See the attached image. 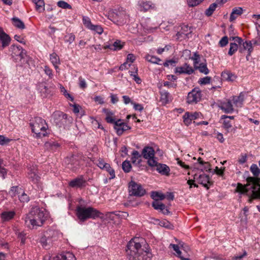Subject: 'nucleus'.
<instances>
[{
  "label": "nucleus",
  "mask_w": 260,
  "mask_h": 260,
  "mask_svg": "<svg viewBox=\"0 0 260 260\" xmlns=\"http://www.w3.org/2000/svg\"><path fill=\"white\" fill-rule=\"evenodd\" d=\"M13 24L16 27L19 29H24L25 25L24 23L19 18L17 17H13L12 18Z\"/></svg>",
  "instance_id": "obj_33"
},
{
  "label": "nucleus",
  "mask_w": 260,
  "mask_h": 260,
  "mask_svg": "<svg viewBox=\"0 0 260 260\" xmlns=\"http://www.w3.org/2000/svg\"><path fill=\"white\" fill-rule=\"evenodd\" d=\"M113 45V51L121 50L123 47V43H121V41L120 40H116L114 42Z\"/></svg>",
  "instance_id": "obj_44"
},
{
  "label": "nucleus",
  "mask_w": 260,
  "mask_h": 260,
  "mask_svg": "<svg viewBox=\"0 0 260 260\" xmlns=\"http://www.w3.org/2000/svg\"><path fill=\"white\" fill-rule=\"evenodd\" d=\"M211 81V77L207 76L203 78L200 79L199 83L200 84H206L210 83Z\"/></svg>",
  "instance_id": "obj_61"
},
{
  "label": "nucleus",
  "mask_w": 260,
  "mask_h": 260,
  "mask_svg": "<svg viewBox=\"0 0 260 260\" xmlns=\"http://www.w3.org/2000/svg\"><path fill=\"white\" fill-rule=\"evenodd\" d=\"M104 170H106L110 174V179H114L115 177V171L111 167L110 165L109 164V167H107V169H105Z\"/></svg>",
  "instance_id": "obj_56"
},
{
  "label": "nucleus",
  "mask_w": 260,
  "mask_h": 260,
  "mask_svg": "<svg viewBox=\"0 0 260 260\" xmlns=\"http://www.w3.org/2000/svg\"><path fill=\"white\" fill-rule=\"evenodd\" d=\"M129 194L136 197H142L146 193V191L140 184L134 181L129 183L128 186Z\"/></svg>",
  "instance_id": "obj_10"
},
{
  "label": "nucleus",
  "mask_w": 260,
  "mask_h": 260,
  "mask_svg": "<svg viewBox=\"0 0 260 260\" xmlns=\"http://www.w3.org/2000/svg\"><path fill=\"white\" fill-rule=\"evenodd\" d=\"M10 41L11 39L9 36L0 27V49H3L8 46L10 44Z\"/></svg>",
  "instance_id": "obj_14"
},
{
  "label": "nucleus",
  "mask_w": 260,
  "mask_h": 260,
  "mask_svg": "<svg viewBox=\"0 0 260 260\" xmlns=\"http://www.w3.org/2000/svg\"><path fill=\"white\" fill-rule=\"evenodd\" d=\"M141 155L140 154L139 152L137 150H134L132 152V160L133 163L135 164L136 162L137 159L140 158Z\"/></svg>",
  "instance_id": "obj_52"
},
{
  "label": "nucleus",
  "mask_w": 260,
  "mask_h": 260,
  "mask_svg": "<svg viewBox=\"0 0 260 260\" xmlns=\"http://www.w3.org/2000/svg\"><path fill=\"white\" fill-rule=\"evenodd\" d=\"M228 42L229 40L228 37L224 36L220 40L219 44L221 47H224L228 44Z\"/></svg>",
  "instance_id": "obj_63"
},
{
  "label": "nucleus",
  "mask_w": 260,
  "mask_h": 260,
  "mask_svg": "<svg viewBox=\"0 0 260 260\" xmlns=\"http://www.w3.org/2000/svg\"><path fill=\"white\" fill-rule=\"evenodd\" d=\"M160 99L162 103L167 104L172 100V96L169 92L166 91H162L160 92Z\"/></svg>",
  "instance_id": "obj_29"
},
{
  "label": "nucleus",
  "mask_w": 260,
  "mask_h": 260,
  "mask_svg": "<svg viewBox=\"0 0 260 260\" xmlns=\"http://www.w3.org/2000/svg\"><path fill=\"white\" fill-rule=\"evenodd\" d=\"M197 179L200 184H202L207 189L209 188L208 184H211V183L210 181L209 176L208 175L205 174L200 175L199 176L198 178H197Z\"/></svg>",
  "instance_id": "obj_20"
},
{
  "label": "nucleus",
  "mask_w": 260,
  "mask_h": 260,
  "mask_svg": "<svg viewBox=\"0 0 260 260\" xmlns=\"http://www.w3.org/2000/svg\"><path fill=\"white\" fill-rule=\"evenodd\" d=\"M102 214L101 212L91 207L86 208L78 206L76 209V215L81 222H84L89 218L95 219Z\"/></svg>",
  "instance_id": "obj_5"
},
{
  "label": "nucleus",
  "mask_w": 260,
  "mask_h": 260,
  "mask_svg": "<svg viewBox=\"0 0 260 260\" xmlns=\"http://www.w3.org/2000/svg\"><path fill=\"white\" fill-rule=\"evenodd\" d=\"M104 111H105V113L106 114V121L108 123H113L114 124V125H115V122H116L117 120H115V119L112 117V115H113V113L112 112H111L107 109H104Z\"/></svg>",
  "instance_id": "obj_32"
},
{
  "label": "nucleus",
  "mask_w": 260,
  "mask_h": 260,
  "mask_svg": "<svg viewBox=\"0 0 260 260\" xmlns=\"http://www.w3.org/2000/svg\"><path fill=\"white\" fill-rule=\"evenodd\" d=\"M194 68L199 70L201 73H204L205 75L208 74L209 72L206 63H201L199 66H197L196 67H194Z\"/></svg>",
  "instance_id": "obj_36"
},
{
  "label": "nucleus",
  "mask_w": 260,
  "mask_h": 260,
  "mask_svg": "<svg viewBox=\"0 0 260 260\" xmlns=\"http://www.w3.org/2000/svg\"><path fill=\"white\" fill-rule=\"evenodd\" d=\"M142 155L145 159L153 157L154 156V150L151 147H145L142 150Z\"/></svg>",
  "instance_id": "obj_19"
},
{
  "label": "nucleus",
  "mask_w": 260,
  "mask_h": 260,
  "mask_svg": "<svg viewBox=\"0 0 260 260\" xmlns=\"http://www.w3.org/2000/svg\"><path fill=\"white\" fill-rule=\"evenodd\" d=\"M181 27V30L176 34V36L177 37V39L182 40L185 39L186 38H188V35L191 32L188 26L187 25L183 24Z\"/></svg>",
  "instance_id": "obj_17"
},
{
  "label": "nucleus",
  "mask_w": 260,
  "mask_h": 260,
  "mask_svg": "<svg viewBox=\"0 0 260 260\" xmlns=\"http://www.w3.org/2000/svg\"><path fill=\"white\" fill-rule=\"evenodd\" d=\"M223 127L225 128L227 132H232L233 129L232 128V125L229 120H224L223 122Z\"/></svg>",
  "instance_id": "obj_48"
},
{
  "label": "nucleus",
  "mask_w": 260,
  "mask_h": 260,
  "mask_svg": "<svg viewBox=\"0 0 260 260\" xmlns=\"http://www.w3.org/2000/svg\"><path fill=\"white\" fill-rule=\"evenodd\" d=\"M36 5V10L39 13L42 12L45 10V3L44 0L40 1L38 3L35 4Z\"/></svg>",
  "instance_id": "obj_41"
},
{
  "label": "nucleus",
  "mask_w": 260,
  "mask_h": 260,
  "mask_svg": "<svg viewBox=\"0 0 260 260\" xmlns=\"http://www.w3.org/2000/svg\"><path fill=\"white\" fill-rule=\"evenodd\" d=\"M69 185L72 188H82L86 186V181L81 175L70 181Z\"/></svg>",
  "instance_id": "obj_12"
},
{
  "label": "nucleus",
  "mask_w": 260,
  "mask_h": 260,
  "mask_svg": "<svg viewBox=\"0 0 260 260\" xmlns=\"http://www.w3.org/2000/svg\"><path fill=\"white\" fill-rule=\"evenodd\" d=\"M238 49L239 50V46L237 43L235 41L234 43H231L228 54L230 56L233 55L238 50Z\"/></svg>",
  "instance_id": "obj_34"
},
{
  "label": "nucleus",
  "mask_w": 260,
  "mask_h": 260,
  "mask_svg": "<svg viewBox=\"0 0 260 260\" xmlns=\"http://www.w3.org/2000/svg\"><path fill=\"white\" fill-rule=\"evenodd\" d=\"M15 212L13 211H4L1 213V218L3 221H8L13 218Z\"/></svg>",
  "instance_id": "obj_26"
},
{
  "label": "nucleus",
  "mask_w": 260,
  "mask_h": 260,
  "mask_svg": "<svg viewBox=\"0 0 260 260\" xmlns=\"http://www.w3.org/2000/svg\"><path fill=\"white\" fill-rule=\"evenodd\" d=\"M114 128L118 136H121L123 134L124 132L131 128L129 126L127 125L125 123L123 122L121 119H118L116 121L115 125H114Z\"/></svg>",
  "instance_id": "obj_13"
},
{
  "label": "nucleus",
  "mask_w": 260,
  "mask_h": 260,
  "mask_svg": "<svg viewBox=\"0 0 260 260\" xmlns=\"http://www.w3.org/2000/svg\"><path fill=\"white\" fill-rule=\"evenodd\" d=\"M151 197L154 200H163L165 199L166 196L165 194L159 193L157 191H152L151 192Z\"/></svg>",
  "instance_id": "obj_38"
},
{
  "label": "nucleus",
  "mask_w": 260,
  "mask_h": 260,
  "mask_svg": "<svg viewBox=\"0 0 260 260\" xmlns=\"http://www.w3.org/2000/svg\"><path fill=\"white\" fill-rule=\"evenodd\" d=\"M122 168L124 172L128 173L131 171L132 166L129 161L125 160L122 162Z\"/></svg>",
  "instance_id": "obj_42"
},
{
  "label": "nucleus",
  "mask_w": 260,
  "mask_h": 260,
  "mask_svg": "<svg viewBox=\"0 0 260 260\" xmlns=\"http://www.w3.org/2000/svg\"><path fill=\"white\" fill-rule=\"evenodd\" d=\"M181 251H183V254L178 255L177 256L182 260H190L189 258V255L185 249V247H184L183 245H181Z\"/></svg>",
  "instance_id": "obj_40"
},
{
  "label": "nucleus",
  "mask_w": 260,
  "mask_h": 260,
  "mask_svg": "<svg viewBox=\"0 0 260 260\" xmlns=\"http://www.w3.org/2000/svg\"><path fill=\"white\" fill-rule=\"evenodd\" d=\"M66 162L68 163V168L73 171H76L79 167V161L77 157L73 155L66 158Z\"/></svg>",
  "instance_id": "obj_16"
},
{
  "label": "nucleus",
  "mask_w": 260,
  "mask_h": 260,
  "mask_svg": "<svg viewBox=\"0 0 260 260\" xmlns=\"http://www.w3.org/2000/svg\"><path fill=\"white\" fill-rule=\"evenodd\" d=\"M29 124L32 132L36 134V137L41 138L47 135L46 130L48 126L46 121L41 117H35L32 118L29 120Z\"/></svg>",
  "instance_id": "obj_4"
},
{
  "label": "nucleus",
  "mask_w": 260,
  "mask_h": 260,
  "mask_svg": "<svg viewBox=\"0 0 260 260\" xmlns=\"http://www.w3.org/2000/svg\"><path fill=\"white\" fill-rule=\"evenodd\" d=\"M146 59L152 63L157 64L161 65V63L160 62L161 61V60L156 56H152L150 55H148L146 56Z\"/></svg>",
  "instance_id": "obj_35"
},
{
  "label": "nucleus",
  "mask_w": 260,
  "mask_h": 260,
  "mask_svg": "<svg viewBox=\"0 0 260 260\" xmlns=\"http://www.w3.org/2000/svg\"><path fill=\"white\" fill-rule=\"evenodd\" d=\"M38 90L43 98H46L50 94L51 90L44 83H41L39 85Z\"/></svg>",
  "instance_id": "obj_24"
},
{
  "label": "nucleus",
  "mask_w": 260,
  "mask_h": 260,
  "mask_svg": "<svg viewBox=\"0 0 260 260\" xmlns=\"http://www.w3.org/2000/svg\"><path fill=\"white\" fill-rule=\"evenodd\" d=\"M53 260H76L74 255L70 252L58 255L53 258Z\"/></svg>",
  "instance_id": "obj_21"
},
{
  "label": "nucleus",
  "mask_w": 260,
  "mask_h": 260,
  "mask_svg": "<svg viewBox=\"0 0 260 260\" xmlns=\"http://www.w3.org/2000/svg\"><path fill=\"white\" fill-rule=\"evenodd\" d=\"M201 99V92L198 88L192 89L188 94L187 102L188 104L197 103Z\"/></svg>",
  "instance_id": "obj_11"
},
{
  "label": "nucleus",
  "mask_w": 260,
  "mask_h": 260,
  "mask_svg": "<svg viewBox=\"0 0 260 260\" xmlns=\"http://www.w3.org/2000/svg\"><path fill=\"white\" fill-rule=\"evenodd\" d=\"M90 30H93L99 34H102L103 32V29L100 25L92 24L90 28Z\"/></svg>",
  "instance_id": "obj_50"
},
{
  "label": "nucleus",
  "mask_w": 260,
  "mask_h": 260,
  "mask_svg": "<svg viewBox=\"0 0 260 260\" xmlns=\"http://www.w3.org/2000/svg\"><path fill=\"white\" fill-rule=\"evenodd\" d=\"M65 42L69 43V44L72 43L75 39V36L73 34H70L65 37Z\"/></svg>",
  "instance_id": "obj_55"
},
{
  "label": "nucleus",
  "mask_w": 260,
  "mask_h": 260,
  "mask_svg": "<svg viewBox=\"0 0 260 260\" xmlns=\"http://www.w3.org/2000/svg\"><path fill=\"white\" fill-rule=\"evenodd\" d=\"M246 180L248 183L246 185L238 183L236 191L247 196L248 202L251 203L254 199H260V184L258 179L254 177H248Z\"/></svg>",
  "instance_id": "obj_2"
},
{
  "label": "nucleus",
  "mask_w": 260,
  "mask_h": 260,
  "mask_svg": "<svg viewBox=\"0 0 260 260\" xmlns=\"http://www.w3.org/2000/svg\"><path fill=\"white\" fill-rule=\"evenodd\" d=\"M139 238L132 239L127 244L126 252L129 260H150L151 253L142 248Z\"/></svg>",
  "instance_id": "obj_1"
},
{
  "label": "nucleus",
  "mask_w": 260,
  "mask_h": 260,
  "mask_svg": "<svg viewBox=\"0 0 260 260\" xmlns=\"http://www.w3.org/2000/svg\"><path fill=\"white\" fill-rule=\"evenodd\" d=\"M57 6L63 9H71V5H70L68 3L63 1H59L57 3Z\"/></svg>",
  "instance_id": "obj_53"
},
{
  "label": "nucleus",
  "mask_w": 260,
  "mask_h": 260,
  "mask_svg": "<svg viewBox=\"0 0 260 260\" xmlns=\"http://www.w3.org/2000/svg\"><path fill=\"white\" fill-rule=\"evenodd\" d=\"M113 19L112 21L117 25H121L125 23V19L123 17L124 16L120 13H119V14L116 13L113 15Z\"/></svg>",
  "instance_id": "obj_27"
},
{
  "label": "nucleus",
  "mask_w": 260,
  "mask_h": 260,
  "mask_svg": "<svg viewBox=\"0 0 260 260\" xmlns=\"http://www.w3.org/2000/svg\"><path fill=\"white\" fill-rule=\"evenodd\" d=\"M250 171L254 176H258L260 174V169L255 164H252L250 167Z\"/></svg>",
  "instance_id": "obj_47"
},
{
  "label": "nucleus",
  "mask_w": 260,
  "mask_h": 260,
  "mask_svg": "<svg viewBox=\"0 0 260 260\" xmlns=\"http://www.w3.org/2000/svg\"><path fill=\"white\" fill-rule=\"evenodd\" d=\"M60 91L63 93L64 96L67 98L71 101L72 102L74 101V98L70 94L67 90L65 89V88L62 85H60Z\"/></svg>",
  "instance_id": "obj_45"
},
{
  "label": "nucleus",
  "mask_w": 260,
  "mask_h": 260,
  "mask_svg": "<svg viewBox=\"0 0 260 260\" xmlns=\"http://www.w3.org/2000/svg\"><path fill=\"white\" fill-rule=\"evenodd\" d=\"M193 61V65L194 67L198 66L200 61V56L197 52H194L193 56L191 58Z\"/></svg>",
  "instance_id": "obj_51"
},
{
  "label": "nucleus",
  "mask_w": 260,
  "mask_h": 260,
  "mask_svg": "<svg viewBox=\"0 0 260 260\" xmlns=\"http://www.w3.org/2000/svg\"><path fill=\"white\" fill-rule=\"evenodd\" d=\"M156 170L162 175H168L169 174L170 169L166 165L159 164L156 166Z\"/></svg>",
  "instance_id": "obj_28"
},
{
  "label": "nucleus",
  "mask_w": 260,
  "mask_h": 260,
  "mask_svg": "<svg viewBox=\"0 0 260 260\" xmlns=\"http://www.w3.org/2000/svg\"><path fill=\"white\" fill-rule=\"evenodd\" d=\"M219 107L225 113H232L234 111L233 106L230 100L221 103Z\"/></svg>",
  "instance_id": "obj_18"
},
{
  "label": "nucleus",
  "mask_w": 260,
  "mask_h": 260,
  "mask_svg": "<svg viewBox=\"0 0 260 260\" xmlns=\"http://www.w3.org/2000/svg\"><path fill=\"white\" fill-rule=\"evenodd\" d=\"M194 72L193 68L187 63H184L181 67H178L175 68V73L179 74L190 75Z\"/></svg>",
  "instance_id": "obj_15"
},
{
  "label": "nucleus",
  "mask_w": 260,
  "mask_h": 260,
  "mask_svg": "<svg viewBox=\"0 0 260 260\" xmlns=\"http://www.w3.org/2000/svg\"><path fill=\"white\" fill-rule=\"evenodd\" d=\"M46 217L44 211L40 208L35 207L31 208L26 215L24 221L26 225L31 229L41 226L45 221Z\"/></svg>",
  "instance_id": "obj_3"
},
{
  "label": "nucleus",
  "mask_w": 260,
  "mask_h": 260,
  "mask_svg": "<svg viewBox=\"0 0 260 260\" xmlns=\"http://www.w3.org/2000/svg\"><path fill=\"white\" fill-rule=\"evenodd\" d=\"M244 100V95L242 93H241L238 96H233L232 101L234 104L237 107H241L243 104Z\"/></svg>",
  "instance_id": "obj_30"
},
{
  "label": "nucleus",
  "mask_w": 260,
  "mask_h": 260,
  "mask_svg": "<svg viewBox=\"0 0 260 260\" xmlns=\"http://www.w3.org/2000/svg\"><path fill=\"white\" fill-rule=\"evenodd\" d=\"M230 40L234 41L238 44L239 46V52L242 53L244 51L247 50L248 55H251V53L253 51L251 41H246L244 42L243 40L239 37H230Z\"/></svg>",
  "instance_id": "obj_9"
},
{
  "label": "nucleus",
  "mask_w": 260,
  "mask_h": 260,
  "mask_svg": "<svg viewBox=\"0 0 260 260\" xmlns=\"http://www.w3.org/2000/svg\"><path fill=\"white\" fill-rule=\"evenodd\" d=\"M50 59L54 68L57 69L58 68V64L60 63V60L58 56L55 53H53L50 55Z\"/></svg>",
  "instance_id": "obj_31"
},
{
  "label": "nucleus",
  "mask_w": 260,
  "mask_h": 260,
  "mask_svg": "<svg viewBox=\"0 0 260 260\" xmlns=\"http://www.w3.org/2000/svg\"><path fill=\"white\" fill-rule=\"evenodd\" d=\"M141 11H147L154 8V5L151 2L142 1L139 3Z\"/></svg>",
  "instance_id": "obj_25"
},
{
  "label": "nucleus",
  "mask_w": 260,
  "mask_h": 260,
  "mask_svg": "<svg viewBox=\"0 0 260 260\" xmlns=\"http://www.w3.org/2000/svg\"><path fill=\"white\" fill-rule=\"evenodd\" d=\"M96 165L101 169H107V167H109V164L106 163L103 159L99 158L97 160Z\"/></svg>",
  "instance_id": "obj_43"
},
{
  "label": "nucleus",
  "mask_w": 260,
  "mask_h": 260,
  "mask_svg": "<svg viewBox=\"0 0 260 260\" xmlns=\"http://www.w3.org/2000/svg\"><path fill=\"white\" fill-rule=\"evenodd\" d=\"M130 73V75L133 77V79L136 81V82L138 84H140L141 83V79L138 76V69L136 68L135 72H129Z\"/></svg>",
  "instance_id": "obj_46"
},
{
  "label": "nucleus",
  "mask_w": 260,
  "mask_h": 260,
  "mask_svg": "<svg viewBox=\"0 0 260 260\" xmlns=\"http://www.w3.org/2000/svg\"><path fill=\"white\" fill-rule=\"evenodd\" d=\"M28 176L29 178L35 183H37L40 178L36 171H32V170H30L28 173Z\"/></svg>",
  "instance_id": "obj_37"
},
{
  "label": "nucleus",
  "mask_w": 260,
  "mask_h": 260,
  "mask_svg": "<svg viewBox=\"0 0 260 260\" xmlns=\"http://www.w3.org/2000/svg\"><path fill=\"white\" fill-rule=\"evenodd\" d=\"M203 0H188V4L190 7H194L200 4Z\"/></svg>",
  "instance_id": "obj_64"
},
{
  "label": "nucleus",
  "mask_w": 260,
  "mask_h": 260,
  "mask_svg": "<svg viewBox=\"0 0 260 260\" xmlns=\"http://www.w3.org/2000/svg\"><path fill=\"white\" fill-rule=\"evenodd\" d=\"M11 50L12 57L15 62H20L22 65L27 62L28 57L22 47L14 45L11 46Z\"/></svg>",
  "instance_id": "obj_6"
},
{
  "label": "nucleus",
  "mask_w": 260,
  "mask_h": 260,
  "mask_svg": "<svg viewBox=\"0 0 260 260\" xmlns=\"http://www.w3.org/2000/svg\"><path fill=\"white\" fill-rule=\"evenodd\" d=\"M177 63V61L174 59H170L166 60L164 63L163 65L165 67H169L170 65L172 67H175L176 66V64Z\"/></svg>",
  "instance_id": "obj_57"
},
{
  "label": "nucleus",
  "mask_w": 260,
  "mask_h": 260,
  "mask_svg": "<svg viewBox=\"0 0 260 260\" xmlns=\"http://www.w3.org/2000/svg\"><path fill=\"white\" fill-rule=\"evenodd\" d=\"M224 3V2H223V0H216L215 3L211 4L209 7L206 10V15L208 16L212 15L213 12L217 8V5L222 4H223Z\"/></svg>",
  "instance_id": "obj_22"
},
{
  "label": "nucleus",
  "mask_w": 260,
  "mask_h": 260,
  "mask_svg": "<svg viewBox=\"0 0 260 260\" xmlns=\"http://www.w3.org/2000/svg\"><path fill=\"white\" fill-rule=\"evenodd\" d=\"M19 200L21 202H28L29 201V198L25 192H23L22 194L19 197Z\"/></svg>",
  "instance_id": "obj_59"
},
{
  "label": "nucleus",
  "mask_w": 260,
  "mask_h": 260,
  "mask_svg": "<svg viewBox=\"0 0 260 260\" xmlns=\"http://www.w3.org/2000/svg\"><path fill=\"white\" fill-rule=\"evenodd\" d=\"M58 239V233L56 231L52 230L46 231L44 235L40 239V243L43 247L45 248H48L53 243Z\"/></svg>",
  "instance_id": "obj_8"
},
{
  "label": "nucleus",
  "mask_w": 260,
  "mask_h": 260,
  "mask_svg": "<svg viewBox=\"0 0 260 260\" xmlns=\"http://www.w3.org/2000/svg\"><path fill=\"white\" fill-rule=\"evenodd\" d=\"M160 225L168 229H173L174 225L167 220H162L160 222Z\"/></svg>",
  "instance_id": "obj_49"
},
{
  "label": "nucleus",
  "mask_w": 260,
  "mask_h": 260,
  "mask_svg": "<svg viewBox=\"0 0 260 260\" xmlns=\"http://www.w3.org/2000/svg\"><path fill=\"white\" fill-rule=\"evenodd\" d=\"M18 192V187L17 186H12L10 191H9V193L12 196H15L16 194Z\"/></svg>",
  "instance_id": "obj_58"
},
{
  "label": "nucleus",
  "mask_w": 260,
  "mask_h": 260,
  "mask_svg": "<svg viewBox=\"0 0 260 260\" xmlns=\"http://www.w3.org/2000/svg\"><path fill=\"white\" fill-rule=\"evenodd\" d=\"M182 56L185 59L191 58V51L189 50L185 49L182 52Z\"/></svg>",
  "instance_id": "obj_60"
},
{
  "label": "nucleus",
  "mask_w": 260,
  "mask_h": 260,
  "mask_svg": "<svg viewBox=\"0 0 260 260\" xmlns=\"http://www.w3.org/2000/svg\"><path fill=\"white\" fill-rule=\"evenodd\" d=\"M52 117L53 119L54 123L59 127H63L65 128L69 124L72 122V118L68 117L67 114L63 113L60 111H55Z\"/></svg>",
  "instance_id": "obj_7"
},
{
  "label": "nucleus",
  "mask_w": 260,
  "mask_h": 260,
  "mask_svg": "<svg viewBox=\"0 0 260 260\" xmlns=\"http://www.w3.org/2000/svg\"><path fill=\"white\" fill-rule=\"evenodd\" d=\"M186 116L187 117H189L192 120L196 119L198 118L199 116V113L195 112L194 113H190L189 112H186Z\"/></svg>",
  "instance_id": "obj_62"
},
{
  "label": "nucleus",
  "mask_w": 260,
  "mask_h": 260,
  "mask_svg": "<svg viewBox=\"0 0 260 260\" xmlns=\"http://www.w3.org/2000/svg\"><path fill=\"white\" fill-rule=\"evenodd\" d=\"M152 206L155 210H157L165 209V204L160 202L159 201H158V200H155L153 201L152 203Z\"/></svg>",
  "instance_id": "obj_39"
},
{
  "label": "nucleus",
  "mask_w": 260,
  "mask_h": 260,
  "mask_svg": "<svg viewBox=\"0 0 260 260\" xmlns=\"http://www.w3.org/2000/svg\"><path fill=\"white\" fill-rule=\"evenodd\" d=\"M169 248H172L173 250L176 252V255H180L181 254H183V251L179 250V247L178 245L170 244L169 245Z\"/></svg>",
  "instance_id": "obj_54"
},
{
  "label": "nucleus",
  "mask_w": 260,
  "mask_h": 260,
  "mask_svg": "<svg viewBox=\"0 0 260 260\" xmlns=\"http://www.w3.org/2000/svg\"><path fill=\"white\" fill-rule=\"evenodd\" d=\"M221 79L223 81H233L236 78V76L228 71H224L222 72Z\"/></svg>",
  "instance_id": "obj_23"
}]
</instances>
